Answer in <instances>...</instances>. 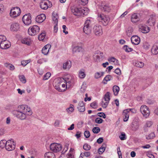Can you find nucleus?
I'll use <instances>...</instances> for the list:
<instances>
[{"label":"nucleus","instance_id":"obj_1","mask_svg":"<svg viewBox=\"0 0 158 158\" xmlns=\"http://www.w3.org/2000/svg\"><path fill=\"white\" fill-rule=\"evenodd\" d=\"M86 9H85V10L82 8H78L74 6L71 7L72 12L74 15L78 16L87 15V13L85 12Z\"/></svg>","mask_w":158,"mask_h":158},{"label":"nucleus","instance_id":"obj_2","mask_svg":"<svg viewBox=\"0 0 158 158\" xmlns=\"http://www.w3.org/2000/svg\"><path fill=\"white\" fill-rule=\"evenodd\" d=\"M15 111L27 113V115H31L32 113L31 108H29L27 105H24L19 106L17 110Z\"/></svg>","mask_w":158,"mask_h":158},{"label":"nucleus","instance_id":"obj_3","mask_svg":"<svg viewBox=\"0 0 158 158\" xmlns=\"http://www.w3.org/2000/svg\"><path fill=\"white\" fill-rule=\"evenodd\" d=\"M98 16L99 21L101 22L104 26H106L108 24L110 20L108 16L102 14H98Z\"/></svg>","mask_w":158,"mask_h":158},{"label":"nucleus","instance_id":"obj_4","mask_svg":"<svg viewBox=\"0 0 158 158\" xmlns=\"http://www.w3.org/2000/svg\"><path fill=\"white\" fill-rule=\"evenodd\" d=\"M59 78L57 81L56 84H54L55 89L59 92H63L65 91L66 88L65 87V84L64 82H59Z\"/></svg>","mask_w":158,"mask_h":158},{"label":"nucleus","instance_id":"obj_5","mask_svg":"<svg viewBox=\"0 0 158 158\" xmlns=\"http://www.w3.org/2000/svg\"><path fill=\"white\" fill-rule=\"evenodd\" d=\"M110 93L107 92L104 95V97L101 102V104L102 107L106 108L108 106L110 100Z\"/></svg>","mask_w":158,"mask_h":158},{"label":"nucleus","instance_id":"obj_6","mask_svg":"<svg viewBox=\"0 0 158 158\" xmlns=\"http://www.w3.org/2000/svg\"><path fill=\"white\" fill-rule=\"evenodd\" d=\"M40 30V28L38 26L34 25L28 29V32L30 35L34 36L39 32Z\"/></svg>","mask_w":158,"mask_h":158},{"label":"nucleus","instance_id":"obj_7","mask_svg":"<svg viewBox=\"0 0 158 158\" xmlns=\"http://www.w3.org/2000/svg\"><path fill=\"white\" fill-rule=\"evenodd\" d=\"M91 21L89 19H87L86 21L84 24V26L83 28V31L86 34L89 35L91 33Z\"/></svg>","mask_w":158,"mask_h":158},{"label":"nucleus","instance_id":"obj_8","mask_svg":"<svg viewBox=\"0 0 158 158\" xmlns=\"http://www.w3.org/2000/svg\"><path fill=\"white\" fill-rule=\"evenodd\" d=\"M21 13L20 8L18 7H13L10 10V15L12 17H16L19 16Z\"/></svg>","mask_w":158,"mask_h":158},{"label":"nucleus","instance_id":"obj_9","mask_svg":"<svg viewBox=\"0 0 158 158\" xmlns=\"http://www.w3.org/2000/svg\"><path fill=\"white\" fill-rule=\"evenodd\" d=\"M50 149L53 152H57L61 150L62 146L60 144L53 143L50 145Z\"/></svg>","mask_w":158,"mask_h":158},{"label":"nucleus","instance_id":"obj_10","mask_svg":"<svg viewBox=\"0 0 158 158\" xmlns=\"http://www.w3.org/2000/svg\"><path fill=\"white\" fill-rule=\"evenodd\" d=\"M140 111L144 117L147 118L149 116L150 114L149 109L146 106H142L140 108Z\"/></svg>","mask_w":158,"mask_h":158},{"label":"nucleus","instance_id":"obj_11","mask_svg":"<svg viewBox=\"0 0 158 158\" xmlns=\"http://www.w3.org/2000/svg\"><path fill=\"white\" fill-rule=\"evenodd\" d=\"M14 143V141L12 139L7 141L6 149L8 151H11L14 150L15 148V145Z\"/></svg>","mask_w":158,"mask_h":158},{"label":"nucleus","instance_id":"obj_12","mask_svg":"<svg viewBox=\"0 0 158 158\" xmlns=\"http://www.w3.org/2000/svg\"><path fill=\"white\" fill-rule=\"evenodd\" d=\"M93 31L95 35L100 36L102 34V27L99 25H95L93 28Z\"/></svg>","mask_w":158,"mask_h":158},{"label":"nucleus","instance_id":"obj_13","mask_svg":"<svg viewBox=\"0 0 158 158\" xmlns=\"http://www.w3.org/2000/svg\"><path fill=\"white\" fill-rule=\"evenodd\" d=\"M72 81L73 80L71 79L69 80V78L66 77L65 78H59V82H64V83H65V85H66V88H67V87L69 88L72 84Z\"/></svg>","mask_w":158,"mask_h":158},{"label":"nucleus","instance_id":"obj_14","mask_svg":"<svg viewBox=\"0 0 158 158\" xmlns=\"http://www.w3.org/2000/svg\"><path fill=\"white\" fill-rule=\"evenodd\" d=\"M22 20L24 24L28 25L31 23V17L30 14H26L22 18Z\"/></svg>","mask_w":158,"mask_h":158},{"label":"nucleus","instance_id":"obj_15","mask_svg":"<svg viewBox=\"0 0 158 158\" xmlns=\"http://www.w3.org/2000/svg\"><path fill=\"white\" fill-rule=\"evenodd\" d=\"M14 114L18 118L21 120H24L26 118V114L27 113H23L21 112L14 111H13Z\"/></svg>","mask_w":158,"mask_h":158},{"label":"nucleus","instance_id":"obj_16","mask_svg":"<svg viewBox=\"0 0 158 158\" xmlns=\"http://www.w3.org/2000/svg\"><path fill=\"white\" fill-rule=\"evenodd\" d=\"M11 46L10 43L6 40L3 41L0 43V48L2 49H5L9 48Z\"/></svg>","mask_w":158,"mask_h":158},{"label":"nucleus","instance_id":"obj_17","mask_svg":"<svg viewBox=\"0 0 158 158\" xmlns=\"http://www.w3.org/2000/svg\"><path fill=\"white\" fill-rule=\"evenodd\" d=\"M153 123V122L151 121H147L145 122L143 128V131L145 132L148 131V128L151 127Z\"/></svg>","mask_w":158,"mask_h":158},{"label":"nucleus","instance_id":"obj_18","mask_svg":"<svg viewBox=\"0 0 158 158\" xmlns=\"http://www.w3.org/2000/svg\"><path fill=\"white\" fill-rule=\"evenodd\" d=\"M131 41L132 44L138 45L140 43V38L137 35H133L131 37Z\"/></svg>","mask_w":158,"mask_h":158},{"label":"nucleus","instance_id":"obj_19","mask_svg":"<svg viewBox=\"0 0 158 158\" xmlns=\"http://www.w3.org/2000/svg\"><path fill=\"white\" fill-rule=\"evenodd\" d=\"M19 29V23H14L10 26V30L12 31H18Z\"/></svg>","mask_w":158,"mask_h":158},{"label":"nucleus","instance_id":"obj_20","mask_svg":"<svg viewBox=\"0 0 158 158\" xmlns=\"http://www.w3.org/2000/svg\"><path fill=\"white\" fill-rule=\"evenodd\" d=\"M130 110L126 109L123 111V121L126 122L128 120Z\"/></svg>","mask_w":158,"mask_h":158},{"label":"nucleus","instance_id":"obj_21","mask_svg":"<svg viewBox=\"0 0 158 158\" xmlns=\"http://www.w3.org/2000/svg\"><path fill=\"white\" fill-rule=\"evenodd\" d=\"M45 19V15L44 14H41L36 17V21L38 23H41L43 22Z\"/></svg>","mask_w":158,"mask_h":158},{"label":"nucleus","instance_id":"obj_22","mask_svg":"<svg viewBox=\"0 0 158 158\" xmlns=\"http://www.w3.org/2000/svg\"><path fill=\"white\" fill-rule=\"evenodd\" d=\"M51 47V45L50 44H47L45 45L42 50V53L44 55H47L48 54L49 50Z\"/></svg>","mask_w":158,"mask_h":158},{"label":"nucleus","instance_id":"obj_23","mask_svg":"<svg viewBox=\"0 0 158 158\" xmlns=\"http://www.w3.org/2000/svg\"><path fill=\"white\" fill-rule=\"evenodd\" d=\"M140 20V18L138 15L137 13H134L131 16V21L133 23L138 22Z\"/></svg>","mask_w":158,"mask_h":158},{"label":"nucleus","instance_id":"obj_24","mask_svg":"<svg viewBox=\"0 0 158 158\" xmlns=\"http://www.w3.org/2000/svg\"><path fill=\"white\" fill-rule=\"evenodd\" d=\"M100 8L102 11L105 12H109L110 10V6L107 5H102Z\"/></svg>","mask_w":158,"mask_h":158},{"label":"nucleus","instance_id":"obj_25","mask_svg":"<svg viewBox=\"0 0 158 158\" xmlns=\"http://www.w3.org/2000/svg\"><path fill=\"white\" fill-rule=\"evenodd\" d=\"M77 109L80 112H83L85 111V108L83 101L79 102Z\"/></svg>","mask_w":158,"mask_h":158},{"label":"nucleus","instance_id":"obj_26","mask_svg":"<svg viewBox=\"0 0 158 158\" xmlns=\"http://www.w3.org/2000/svg\"><path fill=\"white\" fill-rule=\"evenodd\" d=\"M140 31L144 33H147L150 31V28L146 25L142 26L139 28Z\"/></svg>","mask_w":158,"mask_h":158},{"label":"nucleus","instance_id":"obj_27","mask_svg":"<svg viewBox=\"0 0 158 158\" xmlns=\"http://www.w3.org/2000/svg\"><path fill=\"white\" fill-rule=\"evenodd\" d=\"M72 65L71 62L70 61H67L64 63L63 64V69H69L71 67Z\"/></svg>","mask_w":158,"mask_h":158},{"label":"nucleus","instance_id":"obj_28","mask_svg":"<svg viewBox=\"0 0 158 158\" xmlns=\"http://www.w3.org/2000/svg\"><path fill=\"white\" fill-rule=\"evenodd\" d=\"M155 17L153 16H151L148 20V23L150 26H153L155 23Z\"/></svg>","mask_w":158,"mask_h":158},{"label":"nucleus","instance_id":"obj_29","mask_svg":"<svg viewBox=\"0 0 158 158\" xmlns=\"http://www.w3.org/2000/svg\"><path fill=\"white\" fill-rule=\"evenodd\" d=\"M152 53L155 55L158 54V43H156L152 49Z\"/></svg>","mask_w":158,"mask_h":158},{"label":"nucleus","instance_id":"obj_30","mask_svg":"<svg viewBox=\"0 0 158 158\" xmlns=\"http://www.w3.org/2000/svg\"><path fill=\"white\" fill-rule=\"evenodd\" d=\"M45 158H55V156L54 153L50 152L46 153L44 154Z\"/></svg>","mask_w":158,"mask_h":158},{"label":"nucleus","instance_id":"obj_31","mask_svg":"<svg viewBox=\"0 0 158 158\" xmlns=\"http://www.w3.org/2000/svg\"><path fill=\"white\" fill-rule=\"evenodd\" d=\"M85 70L83 69H81L79 72V77L81 79H83L85 77Z\"/></svg>","mask_w":158,"mask_h":158},{"label":"nucleus","instance_id":"obj_32","mask_svg":"<svg viewBox=\"0 0 158 158\" xmlns=\"http://www.w3.org/2000/svg\"><path fill=\"white\" fill-rule=\"evenodd\" d=\"M112 77L111 75H107L104 78L102 83L104 84H106L107 81L112 80Z\"/></svg>","mask_w":158,"mask_h":158},{"label":"nucleus","instance_id":"obj_33","mask_svg":"<svg viewBox=\"0 0 158 158\" xmlns=\"http://www.w3.org/2000/svg\"><path fill=\"white\" fill-rule=\"evenodd\" d=\"M131 127L133 130L136 131L139 128V124L137 122H133L132 123Z\"/></svg>","mask_w":158,"mask_h":158},{"label":"nucleus","instance_id":"obj_34","mask_svg":"<svg viewBox=\"0 0 158 158\" xmlns=\"http://www.w3.org/2000/svg\"><path fill=\"white\" fill-rule=\"evenodd\" d=\"M113 90L114 95H117L119 90V87L117 85H114L113 88Z\"/></svg>","mask_w":158,"mask_h":158},{"label":"nucleus","instance_id":"obj_35","mask_svg":"<svg viewBox=\"0 0 158 158\" xmlns=\"http://www.w3.org/2000/svg\"><path fill=\"white\" fill-rule=\"evenodd\" d=\"M82 49V48L81 46H76L74 47L73 49V53L79 52Z\"/></svg>","mask_w":158,"mask_h":158},{"label":"nucleus","instance_id":"obj_36","mask_svg":"<svg viewBox=\"0 0 158 158\" xmlns=\"http://www.w3.org/2000/svg\"><path fill=\"white\" fill-rule=\"evenodd\" d=\"M41 8L44 10H46L48 8V4L46 2H41L40 3Z\"/></svg>","mask_w":158,"mask_h":158},{"label":"nucleus","instance_id":"obj_37","mask_svg":"<svg viewBox=\"0 0 158 158\" xmlns=\"http://www.w3.org/2000/svg\"><path fill=\"white\" fill-rule=\"evenodd\" d=\"M133 29L131 27H129L126 31L127 35L129 37L131 36L133 32Z\"/></svg>","mask_w":158,"mask_h":158},{"label":"nucleus","instance_id":"obj_38","mask_svg":"<svg viewBox=\"0 0 158 158\" xmlns=\"http://www.w3.org/2000/svg\"><path fill=\"white\" fill-rule=\"evenodd\" d=\"M31 40L28 38H24L22 40V42L23 44L30 45Z\"/></svg>","mask_w":158,"mask_h":158},{"label":"nucleus","instance_id":"obj_39","mask_svg":"<svg viewBox=\"0 0 158 158\" xmlns=\"http://www.w3.org/2000/svg\"><path fill=\"white\" fill-rule=\"evenodd\" d=\"M123 49L127 52H130L133 51V49L132 48H129L128 46L127 45H125L123 46Z\"/></svg>","mask_w":158,"mask_h":158},{"label":"nucleus","instance_id":"obj_40","mask_svg":"<svg viewBox=\"0 0 158 158\" xmlns=\"http://www.w3.org/2000/svg\"><path fill=\"white\" fill-rule=\"evenodd\" d=\"M104 72H97L95 73L94 77L96 79H98L101 77L102 76H103L104 75Z\"/></svg>","mask_w":158,"mask_h":158},{"label":"nucleus","instance_id":"obj_41","mask_svg":"<svg viewBox=\"0 0 158 158\" xmlns=\"http://www.w3.org/2000/svg\"><path fill=\"white\" fill-rule=\"evenodd\" d=\"M7 141L5 140H2L0 141V147L2 148H3L4 147L6 148Z\"/></svg>","mask_w":158,"mask_h":158},{"label":"nucleus","instance_id":"obj_42","mask_svg":"<svg viewBox=\"0 0 158 158\" xmlns=\"http://www.w3.org/2000/svg\"><path fill=\"white\" fill-rule=\"evenodd\" d=\"M144 65V63L142 62L137 61L135 63V66L138 67L142 68Z\"/></svg>","mask_w":158,"mask_h":158},{"label":"nucleus","instance_id":"obj_43","mask_svg":"<svg viewBox=\"0 0 158 158\" xmlns=\"http://www.w3.org/2000/svg\"><path fill=\"white\" fill-rule=\"evenodd\" d=\"M45 36V33L44 32L41 33L38 36V38L40 41L43 40L44 39Z\"/></svg>","mask_w":158,"mask_h":158},{"label":"nucleus","instance_id":"obj_44","mask_svg":"<svg viewBox=\"0 0 158 158\" xmlns=\"http://www.w3.org/2000/svg\"><path fill=\"white\" fill-rule=\"evenodd\" d=\"M52 19L53 20L55 21V23H57L58 20L57 18V15L56 13H55L54 12L52 13Z\"/></svg>","mask_w":158,"mask_h":158},{"label":"nucleus","instance_id":"obj_45","mask_svg":"<svg viewBox=\"0 0 158 158\" xmlns=\"http://www.w3.org/2000/svg\"><path fill=\"white\" fill-rule=\"evenodd\" d=\"M100 131V129L98 127H94L92 129V131L94 133L97 134Z\"/></svg>","mask_w":158,"mask_h":158},{"label":"nucleus","instance_id":"obj_46","mask_svg":"<svg viewBox=\"0 0 158 158\" xmlns=\"http://www.w3.org/2000/svg\"><path fill=\"white\" fill-rule=\"evenodd\" d=\"M150 45L148 43L146 42H144L143 43V48L146 50L149 48Z\"/></svg>","mask_w":158,"mask_h":158},{"label":"nucleus","instance_id":"obj_47","mask_svg":"<svg viewBox=\"0 0 158 158\" xmlns=\"http://www.w3.org/2000/svg\"><path fill=\"white\" fill-rule=\"evenodd\" d=\"M19 77L20 81L23 83H25L26 82V81L24 76L23 75H20L19 76Z\"/></svg>","mask_w":158,"mask_h":158},{"label":"nucleus","instance_id":"obj_48","mask_svg":"<svg viewBox=\"0 0 158 158\" xmlns=\"http://www.w3.org/2000/svg\"><path fill=\"white\" fill-rule=\"evenodd\" d=\"M155 136L154 133H151L148 135V136L146 137V139H151L154 138Z\"/></svg>","mask_w":158,"mask_h":158},{"label":"nucleus","instance_id":"obj_49","mask_svg":"<svg viewBox=\"0 0 158 158\" xmlns=\"http://www.w3.org/2000/svg\"><path fill=\"white\" fill-rule=\"evenodd\" d=\"M78 2L82 5H85L88 2V0H78Z\"/></svg>","mask_w":158,"mask_h":158},{"label":"nucleus","instance_id":"obj_50","mask_svg":"<svg viewBox=\"0 0 158 158\" xmlns=\"http://www.w3.org/2000/svg\"><path fill=\"white\" fill-rule=\"evenodd\" d=\"M83 149L86 151H88L91 148L90 146L88 145L87 143H85L84 144L83 146Z\"/></svg>","mask_w":158,"mask_h":158},{"label":"nucleus","instance_id":"obj_51","mask_svg":"<svg viewBox=\"0 0 158 158\" xmlns=\"http://www.w3.org/2000/svg\"><path fill=\"white\" fill-rule=\"evenodd\" d=\"M51 74L49 72L47 73L44 76L43 80H47L48 79L49 77L51 76Z\"/></svg>","mask_w":158,"mask_h":158},{"label":"nucleus","instance_id":"obj_52","mask_svg":"<svg viewBox=\"0 0 158 158\" xmlns=\"http://www.w3.org/2000/svg\"><path fill=\"white\" fill-rule=\"evenodd\" d=\"M103 120L99 118H97L95 120V122L96 123L98 124H101L102 123Z\"/></svg>","mask_w":158,"mask_h":158},{"label":"nucleus","instance_id":"obj_53","mask_svg":"<svg viewBox=\"0 0 158 158\" xmlns=\"http://www.w3.org/2000/svg\"><path fill=\"white\" fill-rule=\"evenodd\" d=\"M85 83H83L81 86L80 90L83 93L85 91L86 87V86L85 84Z\"/></svg>","mask_w":158,"mask_h":158},{"label":"nucleus","instance_id":"obj_54","mask_svg":"<svg viewBox=\"0 0 158 158\" xmlns=\"http://www.w3.org/2000/svg\"><path fill=\"white\" fill-rule=\"evenodd\" d=\"M73 105H71L69 107V108L67 109L68 112L69 113H71L74 110V109L73 108Z\"/></svg>","mask_w":158,"mask_h":158},{"label":"nucleus","instance_id":"obj_55","mask_svg":"<svg viewBox=\"0 0 158 158\" xmlns=\"http://www.w3.org/2000/svg\"><path fill=\"white\" fill-rule=\"evenodd\" d=\"M98 115L101 117L105 118H106V115L103 112H99L98 113Z\"/></svg>","mask_w":158,"mask_h":158},{"label":"nucleus","instance_id":"obj_56","mask_svg":"<svg viewBox=\"0 0 158 158\" xmlns=\"http://www.w3.org/2000/svg\"><path fill=\"white\" fill-rule=\"evenodd\" d=\"M90 106L92 108L96 109L97 107V103L95 102H93L90 104Z\"/></svg>","mask_w":158,"mask_h":158},{"label":"nucleus","instance_id":"obj_57","mask_svg":"<svg viewBox=\"0 0 158 158\" xmlns=\"http://www.w3.org/2000/svg\"><path fill=\"white\" fill-rule=\"evenodd\" d=\"M120 139L122 140H124L126 139V135L125 133L122 134V133L119 136Z\"/></svg>","mask_w":158,"mask_h":158},{"label":"nucleus","instance_id":"obj_58","mask_svg":"<svg viewBox=\"0 0 158 158\" xmlns=\"http://www.w3.org/2000/svg\"><path fill=\"white\" fill-rule=\"evenodd\" d=\"M6 40V37L3 35H0V43L3 41H5Z\"/></svg>","mask_w":158,"mask_h":158},{"label":"nucleus","instance_id":"obj_59","mask_svg":"<svg viewBox=\"0 0 158 158\" xmlns=\"http://www.w3.org/2000/svg\"><path fill=\"white\" fill-rule=\"evenodd\" d=\"M117 153L119 156V158H122V153L120 151V148L119 147L117 148Z\"/></svg>","mask_w":158,"mask_h":158},{"label":"nucleus","instance_id":"obj_60","mask_svg":"<svg viewBox=\"0 0 158 158\" xmlns=\"http://www.w3.org/2000/svg\"><path fill=\"white\" fill-rule=\"evenodd\" d=\"M84 136L86 138H88L90 136V134L89 131H85L84 132Z\"/></svg>","mask_w":158,"mask_h":158},{"label":"nucleus","instance_id":"obj_61","mask_svg":"<svg viewBox=\"0 0 158 158\" xmlns=\"http://www.w3.org/2000/svg\"><path fill=\"white\" fill-rule=\"evenodd\" d=\"M114 72L118 75H120L121 74V71L118 68H117L115 69L114 71Z\"/></svg>","mask_w":158,"mask_h":158},{"label":"nucleus","instance_id":"obj_62","mask_svg":"<svg viewBox=\"0 0 158 158\" xmlns=\"http://www.w3.org/2000/svg\"><path fill=\"white\" fill-rule=\"evenodd\" d=\"M8 67L10 70H13L15 69V67L12 64H9L8 65Z\"/></svg>","mask_w":158,"mask_h":158},{"label":"nucleus","instance_id":"obj_63","mask_svg":"<svg viewBox=\"0 0 158 158\" xmlns=\"http://www.w3.org/2000/svg\"><path fill=\"white\" fill-rule=\"evenodd\" d=\"M105 150V149H104L102 147H101L98 149V153L100 154H102Z\"/></svg>","mask_w":158,"mask_h":158},{"label":"nucleus","instance_id":"obj_64","mask_svg":"<svg viewBox=\"0 0 158 158\" xmlns=\"http://www.w3.org/2000/svg\"><path fill=\"white\" fill-rule=\"evenodd\" d=\"M28 60L23 61L21 62V64L22 65L25 66L29 62Z\"/></svg>","mask_w":158,"mask_h":158}]
</instances>
